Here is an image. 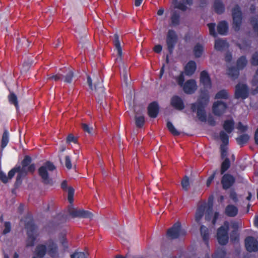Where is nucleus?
<instances>
[{"label": "nucleus", "instance_id": "obj_1", "mask_svg": "<svg viewBox=\"0 0 258 258\" xmlns=\"http://www.w3.org/2000/svg\"><path fill=\"white\" fill-rule=\"evenodd\" d=\"M32 158L29 155L25 156L21 162V166L16 165L8 173V176L3 171H0V180L4 183H7L9 179L14 177L16 173H18L15 182V185H19L22 183V179L25 177L28 173H33L35 170V165L31 164Z\"/></svg>", "mask_w": 258, "mask_h": 258}, {"label": "nucleus", "instance_id": "obj_2", "mask_svg": "<svg viewBox=\"0 0 258 258\" xmlns=\"http://www.w3.org/2000/svg\"><path fill=\"white\" fill-rule=\"evenodd\" d=\"M210 100V96L207 90L202 92L198 98L197 102L192 103L190 105V109L192 112H197L198 119L202 121L207 120V114L205 108L208 105Z\"/></svg>", "mask_w": 258, "mask_h": 258}, {"label": "nucleus", "instance_id": "obj_3", "mask_svg": "<svg viewBox=\"0 0 258 258\" xmlns=\"http://www.w3.org/2000/svg\"><path fill=\"white\" fill-rule=\"evenodd\" d=\"M56 167L53 163L46 161L43 166L38 169V175L41 178L42 182L46 185H52V179L49 177L48 171H52L55 170Z\"/></svg>", "mask_w": 258, "mask_h": 258}, {"label": "nucleus", "instance_id": "obj_4", "mask_svg": "<svg viewBox=\"0 0 258 258\" xmlns=\"http://www.w3.org/2000/svg\"><path fill=\"white\" fill-rule=\"evenodd\" d=\"M25 227L27 230V235L26 246L27 247H32L34 245L37 237V234H36L37 226L35 224L33 220L30 219L26 222Z\"/></svg>", "mask_w": 258, "mask_h": 258}, {"label": "nucleus", "instance_id": "obj_5", "mask_svg": "<svg viewBox=\"0 0 258 258\" xmlns=\"http://www.w3.org/2000/svg\"><path fill=\"white\" fill-rule=\"evenodd\" d=\"M206 211L205 219L207 221L211 220L213 213V204L206 203L202 204L198 206L195 214V220L197 222H199L203 217L204 212Z\"/></svg>", "mask_w": 258, "mask_h": 258}, {"label": "nucleus", "instance_id": "obj_6", "mask_svg": "<svg viewBox=\"0 0 258 258\" xmlns=\"http://www.w3.org/2000/svg\"><path fill=\"white\" fill-rule=\"evenodd\" d=\"M229 224L228 222H225L224 225L220 226L217 231V239L220 245H225L229 240L228 236Z\"/></svg>", "mask_w": 258, "mask_h": 258}, {"label": "nucleus", "instance_id": "obj_7", "mask_svg": "<svg viewBox=\"0 0 258 258\" xmlns=\"http://www.w3.org/2000/svg\"><path fill=\"white\" fill-rule=\"evenodd\" d=\"M178 39L177 34L174 30L170 29L168 31L166 37V43L167 49L170 54L173 53Z\"/></svg>", "mask_w": 258, "mask_h": 258}, {"label": "nucleus", "instance_id": "obj_8", "mask_svg": "<svg viewBox=\"0 0 258 258\" xmlns=\"http://www.w3.org/2000/svg\"><path fill=\"white\" fill-rule=\"evenodd\" d=\"M233 19L232 27L237 32L241 27L242 20V14L239 6L236 5L232 10Z\"/></svg>", "mask_w": 258, "mask_h": 258}, {"label": "nucleus", "instance_id": "obj_9", "mask_svg": "<svg viewBox=\"0 0 258 258\" xmlns=\"http://www.w3.org/2000/svg\"><path fill=\"white\" fill-rule=\"evenodd\" d=\"M185 234L186 231L182 229L180 223L177 222L168 229L166 235L169 239H175L178 238L180 236L185 235Z\"/></svg>", "mask_w": 258, "mask_h": 258}, {"label": "nucleus", "instance_id": "obj_10", "mask_svg": "<svg viewBox=\"0 0 258 258\" xmlns=\"http://www.w3.org/2000/svg\"><path fill=\"white\" fill-rule=\"evenodd\" d=\"M68 212L69 215L73 218H92L93 216V214L88 211L83 209H77L73 207L69 208Z\"/></svg>", "mask_w": 258, "mask_h": 258}, {"label": "nucleus", "instance_id": "obj_11", "mask_svg": "<svg viewBox=\"0 0 258 258\" xmlns=\"http://www.w3.org/2000/svg\"><path fill=\"white\" fill-rule=\"evenodd\" d=\"M219 137L222 142V144L220 145L221 157L222 159H225L227 158V151L226 146L229 143V136L224 131H221L219 133Z\"/></svg>", "mask_w": 258, "mask_h": 258}, {"label": "nucleus", "instance_id": "obj_12", "mask_svg": "<svg viewBox=\"0 0 258 258\" xmlns=\"http://www.w3.org/2000/svg\"><path fill=\"white\" fill-rule=\"evenodd\" d=\"M47 253L52 258L58 256V247L57 244L52 239H49L46 242Z\"/></svg>", "mask_w": 258, "mask_h": 258}, {"label": "nucleus", "instance_id": "obj_13", "mask_svg": "<svg viewBox=\"0 0 258 258\" xmlns=\"http://www.w3.org/2000/svg\"><path fill=\"white\" fill-rule=\"evenodd\" d=\"M95 96L98 103L102 104L105 98V89L102 84V80L95 84Z\"/></svg>", "mask_w": 258, "mask_h": 258}, {"label": "nucleus", "instance_id": "obj_14", "mask_svg": "<svg viewBox=\"0 0 258 258\" xmlns=\"http://www.w3.org/2000/svg\"><path fill=\"white\" fill-rule=\"evenodd\" d=\"M248 96V88L246 84L238 83L235 86V98L246 99Z\"/></svg>", "mask_w": 258, "mask_h": 258}, {"label": "nucleus", "instance_id": "obj_15", "mask_svg": "<svg viewBox=\"0 0 258 258\" xmlns=\"http://www.w3.org/2000/svg\"><path fill=\"white\" fill-rule=\"evenodd\" d=\"M227 107L226 103L218 100L214 102L213 104L212 112L215 115L221 116L225 112Z\"/></svg>", "mask_w": 258, "mask_h": 258}, {"label": "nucleus", "instance_id": "obj_16", "mask_svg": "<svg viewBox=\"0 0 258 258\" xmlns=\"http://www.w3.org/2000/svg\"><path fill=\"white\" fill-rule=\"evenodd\" d=\"M245 247L249 252H256L258 251V241L253 237L249 236L245 238Z\"/></svg>", "mask_w": 258, "mask_h": 258}, {"label": "nucleus", "instance_id": "obj_17", "mask_svg": "<svg viewBox=\"0 0 258 258\" xmlns=\"http://www.w3.org/2000/svg\"><path fill=\"white\" fill-rule=\"evenodd\" d=\"M182 87L184 92L187 94H193L197 88L196 82L193 79L187 80Z\"/></svg>", "mask_w": 258, "mask_h": 258}, {"label": "nucleus", "instance_id": "obj_18", "mask_svg": "<svg viewBox=\"0 0 258 258\" xmlns=\"http://www.w3.org/2000/svg\"><path fill=\"white\" fill-rule=\"evenodd\" d=\"M170 104L173 108L178 110H182L185 107L183 100L177 95H174L171 97Z\"/></svg>", "mask_w": 258, "mask_h": 258}, {"label": "nucleus", "instance_id": "obj_19", "mask_svg": "<svg viewBox=\"0 0 258 258\" xmlns=\"http://www.w3.org/2000/svg\"><path fill=\"white\" fill-rule=\"evenodd\" d=\"M159 111V106L156 101H153L150 103L148 107V114L151 118H156Z\"/></svg>", "mask_w": 258, "mask_h": 258}, {"label": "nucleus", "instance_id": "obj_20", "mask_svg": "<svg viewBox=\"0 0 258 258\" xmlns=\"http://www.w3.org/2000/svg\"><path fill=\"white\" fill-rule=\"evenodd\" d=\"M235 178L234 177L229 174H224L221 179V183L223 186V188L225 189L229 188L234 183Z\"/></svg>", "mask_w": 258, "mask_h": 258}, {"label": "nucleus", "instance_id": "obj_21", "mask_svg": "<svg viewBox=\"0 0 258 258\" xmlns=\"http://www.w3.org/2000/svg\"><path fill=\"white\" fill-rule=\"evenodd\" d=\"M200 83L206 88H210L212 83L210 76L206 71H203L200 74Z\"/></svg>", "mask_w": 258, "mask_h": 258}, {"label": "nucleus", "instance_id": "obj_22", "mask_svg": "<svg viewBox=\"0 0 258 258\" xmlns=\"http://www.w3.org/2000/svg\"><path fill=\"white\" fill-rule=\"evenodd\" d=\"M183 3L178 2L177 0H173V4L174 5V8L179 9L182 11H185L187 9L186 5L191 6L193 4L194 0H182Z\"/></svg>", "mask_w": 258, "mask_h": 258}, {"label": "nucleus", "instance_id": "obj_23", "mask_svg": "<svg viewBox=\"0 0 258 258\" xmlns=\"http://www.w3.org/2000/svg\"><path fill=\"white\" fill-rule=\"evenodd\" d=\"M61 187L64 190H66L68 189V200L69 203L72 205L74 202V195L75 192L74 189L71 186L68 187V183L66 180H63L61 182Z\"/></svg>", "mask_w": 258, "mask_h": 258}, {"label": "nucleus", "instance_id": "obj_24", "mask_svg": "<svg viewBox=\"0 0 258 258\" xmlns=\"http://www.w3.org/2000/svg\"><path fill=\"white\" fill-rule=\"evenodd\" d=\"M62 78L63 82L67 84H71L73 82L74 78V73L73 70L71 69H66L63 72Z\"/></svg>", "mask_w": 258, "mask_h": 258}, {"label": "nucleus", "instance_id": "obj_25", "mask_svg": "<svg viewBox=\"0 0 258 258\" xmlns=\"http://www.w3.org/2000/svg\"><path fill=\"white\" fill-rule=\"evenodd\" d=\"M197 69V64L195 61L190 60L184 67V72L186 76H190L195 72Z\"/></svg>", "mask_w": 258, "mask_h": 258}, {"label": "nucleus", "instance_id": "obj_26", "mask_svg": "<svg viewBox=\"0 0 258 258\" xmlns=\"http://www.w3.org/2000/svg\"><path fill=\"white\" fill-rule=\"evenodd\" d=\"M47 253L46 245L40 244L36 246L35 254L37 258H43Z\"/></svg>", "mask_w": 258, "mask_h": 258}, {"label": "nucleus", "instance_id": "obj_27", "mask_svg": "<svg viewBox=\"0 0 258 258\" xmlns=\"http://www.w3.org/2000/svg\"><path fill=\"white\" fill-rule=\"evenodd\" d=\"M234 121L233 119H226L224 120L223 124V128L225 133L230 134L234 129Z\"/></svg>", "mask_w": 258, "mask_h": 258}, {"label": "nucleus", "instance_id": "obj_28", "mask_svg": "<svg viewBox=\"0 0 258 258\" xmlns=\"http://www.w3.org/2000/svg\"><path fill=\"white\" fill-rule=\"evenodd\" d=\"M238 210L237 207L233 205H227L225 209V214L230 217H234L238 214Z\"/></svg>", "mask_w": 258, "mask_h": 258}, {"label": "nucleus", "instance_id": "obj_29", "mask_svg": "<svg viewBox=\"0 0 258 258\" xmlns=\"http://www.w3.org/2000/svg\"><path fill=\"white\" fill-rule=\"evenodd\" d=\"M113 44L115 47L117 54L119 57H121L122 55V48L121 47L120 41L119 40V35L115 33L113 35Z\"/></svg>", "mask_w": 258, "mask_h": 258}, {"label": "nucleus", "instance_id": "obj_30", "mask_svg": "<svg viewBox=\"0 0 258 258\" xmlns=\"http://www.w3.org/2000/svg\"><path fill=\"white\" fill-rule=\"evenodd\" d=\"M228 30V25L226 21H222L220 22L217 25L218 33L222 35L227 34Z\"/></svg>", "mask_w": 258, "mask_h": 258}, {"label": "nucleus", "instance_id": "obj_31", "mask_svg": "<svg viewBox=\"0 0 258 258\" xmlns=\"http://www.w3.org/2000/svg\"><path fill=\"white\" fill-rule=\"evenodd\" d=\"M213 7L215 12L218 14H222L225 11L224 5L221 0H215Z\"/></svg>", "mask_w": 258, "mask_h": 258}, {"label": "nucleus", "instance_id": "obj_32", "mask_svg": "<svg viewBox=\"0 0 258 258\" xmlns=\"http://www.w3.org/2000/svg\"><path fill=\"white\" fill-rule=\"evenodd\" d=\"M170 20L172 26H178L180 24V13L177 11H173L171 13Z\"/></svg>", "mask_w": 258, "mask_h": 258}, {"label": "nucleus", "instance_id": "obj_33", "mask_svg": "<svg viewBox=\"0 0 258 258\" xmlns=\"http://www.w3.org/2000/svg\"><path fill=\"white\" fill-rule=\"evenodd\" d=\"M228 47V44L226 40L217 39L215 41L214 47L218 51H222Z\"/></svg>", "mask_w": 258, "mask_h": 258}, {"label": "nucleus", "instance_id": "obj_34", "mask_svg": "<svg viewBox=\"0 0 258 258\" xmlns=\"http://www.w3.org/2000/svg\"><path fill=\"white\" fill-rule=\"evenodd\" d=\"M200 232L203 239L206 245H208L209 234L208 228L204 225H202L200 228Z\"/></svg>", "mask_w": 258, "mask_h": 258}, {"label": "nucleus", "instance_id": "obj_35", "mask_svg": "<svg viewBox=\"0 0 258 258\" xmlns=\"http://www.w3.org/2000/svg\"><path fill=\"white\" fill-rule=\"evenodd\" d=\"M247 61L246 56L244 55L241 56L238 58L236 61L237 68L240 70H243L246 66Z\"/></svg>", "mask_w": 258, "mask_h": 258}, {"label": "nucleus", "instance_id": "obj_36", "mask_svg": "<svg viewBox=\"0 0 258 258\" xmlns=\"http://www.w3.org/2000/svg\"><path fill=\"white\" fill-rule=\"evenodd\" d=\"M204 47L203 45L199 43L196 44L194 47L193 52L196 58L200 57L202 55Z\"/></svg>", "mask_w": 258, "mask_h": 258}, {"label": "nucleus", "instance_id": "obj_37", "mask_svg": "<svg viewBox=\"0 0 258 258\" xmlns=\"http://www.w3.org/2000/svg\"><path fill=\"white\" fill-rule=\"evenodd\" d=\"M249 136L247 134H243L236 138L237 143L242 147L245 144H246L249 140Z\"/></svg>", "mask_w": 258, "mask_h": 258}, {"label": "nucleus", "instance_id": "obj_38", "mask_svg": "<svg viewBox=\"0 0 258 258\" xmlns=\"http://www.w3.org/2000/svg\"><path fill=\"white\" fill-rule=\"evenodd\" d=\"M9 102L14 105L16 109H19V104L17 95L13 92H11L8 96Z\"/></svg>", "mask_w": 258, "mask_h": 258}, {"label": "nucleus", "instance_id": "obj_39", "mask_svg": "<svg viewBox=\"0 0 258 258\" xmlns=\"http://www.w3.org/2000/svg\"><path fill=\"white\" fill-rule=\"evenodd\" d=\"M228 75L233 79H236L239 75V70L235 67H231L228 70Z\"/></svg>", "mask_w": 258, "mask_h": 258}, {"label": "nucleus", "instance_id": "obj_40", "mask_svg": "<svg viewBox=\"0 0 258 258\" xmlns=\"http://www.w3.org/2000/svg\"><path fill=\"white\" fill-rule=\"evenodd\" d=\"M229 97V94L227 91L225 89H222L218 91L215 96V99H227Z\"/></svg>", "mask_w": 258, "mask_h": 258}, {"label": "nucleus", "instance_id": "obj_41", "mask_svg": "<svg viewBox=\"0 0 258 258\" xmlns=\"http://www.w3.org/2000/svg\"><path fill=\"white\" fill-rule=\"evenodd\" d=\"M230 166V161L228 158H226L221 164V173L223 174Z\"/></svg>", "mask_w": 258, "mask_h": 258}, {"label": "nucleus", "instance_id": "obj_42", "mask_svg": "<svg viewBox=\"0 0 258 258\" xmlns=\"http://www.w3.org/2000/svg\"><path fill=\"white\" fill-rule=\"evenodd\" d=\"M9 141V132L7 130H5L3 134L2 142H1V147L2 148H4L8 145Z\"/></svg>", "mask_w": 258, "mask_h": 258}, {"label": "nucleus", "instance_id": "obj_43", "mask_svg": "<svg viewBox=\"0 0 258 258\" xmlns=\"http://www.w3.org/2000/svg\"><path fill=\"white\" fill-rule=\"evenodd\" d=\"M167 127L169 131L173 135L175 136H177L180 135V132L178 131L172 123L169 121H167Z\"/></svg>", "mask_w": 258, "mask_h": 258}, {"label": "nucleus", "instance_id": "obj_44", "mask_svg": "<svg viewBox=\"0 0 258 258\" xmlns=\"http://www.w3.org/2000/svg\"><path fill=\"white\" fill-rule=\"evenodd\" d=\"M136 125L138 128L142 127L145 124V117L143 115L135 117Z\"/></svg>", "mask_w": 258, "mask_h": 258}, {"label": "nucleus", "instance_id": "obj_45", "mask_svg": "<svg viewBox=\"0 0 258 258\" xmlns=\"http://www.w3.org/2000/svg\"><path fill=\"white\" fill-rule=\"evenodd\" d=\"M181 184L182 188L184 190L187 191L189 187V178L187 176H185V177L182 180Z\"/></svg>", "mask_w": 258, "mask_h": 258}, {"label": "nucleus", "instance_id": "obj_46", "mask_svg": "<svg viewBox=\"0 0 258 258\" xmlns=\"http://www.w3.org/2000/svg\"><path fill=\"white\" fill-rule=\"evenodd\" d=\"M208 26L209 29L210 34L214 37L217 36V34L215 31L216 24L214 23H210L208 24Z\"/></svg>", "mask_w": 258, "mask_h": 258}, {"label": "nucleus", "instance_id": "obj_47", "mask_svg": "<svg viewBox=\"0 0 258 258\" xmlns=\"http://www.w3.org/2000/svg\"><path fill=\"white\" fill-rule=\"evenodd\" d=\"M226 255L225 250L220 249L217 251L213 255V258H224Z\"/></svg>", "mask_w": 258, "mask_h": 258}, {"label": "nucleus", "instance_id": "obj_48", "mask_svg": "<svg viewBox=\"0 0 258 258\" xmlns=\"http://www.w3.org/2000/svg\"><path fill=\"white\" fill-rule=\"evenodd\" d=\"M250 63L253 66H258V52H255L252 55Z\"/></svg>", "mask_w": 258, "mask_h": 258}, {"label": "nucleus", "instance_id": "obj_49", "mask_svg": "<svg viewBox=\"0 0 258 258\" xmlns=\"http://www.w3.org/2000/svg\"><path fill=\"white\" fill-rule=\"evenodd\" d=\"M176 80L178 84L181 87H182L184 84V82L185 79L183 72H181L180 75L176 78Z\"/></svg>", "mask_w": 258, "mask_h": 258}, {"label": "nucleus", "instance_id": "obj_50", "mask_svg": "<svg viewBox=\"0 0 258 258\" xmlns=\"http://www.w3.org/2000/svg\"><path fill=\"white\" fill-rule=\"evenodd\" d=\"M71 258H86V254L84 252H75L71 254Z\"/></svg>", "mask_w": 258, "mask_h": 258}, {"label": "nucleus", "instance_id": "obj_51", "mask_svg": "<svg viewBox=\"0 0 258 258\" xmlns=\"http://www.w3.org/2000/svg\"><path fill=\"white\" fill-rule=\"evenodd\" d=\"M250 22L255 31L258 29V20L255 17H252L250 19Z\"/></svg>", "mask_w": 258, "mask_h": 258}, {"label": "nucleus", "instance_id": "obj_52", "mask_svg": "<svg viewBox=\"0 0 258 258\" xmlns=\"http://www.w3.org/2000/svg\"><path fill=\"white\" fill-rule=\"evenodd\" d=\"M83 130L89 134H91L92 133L93 128L90 127L87 124L83 123L81 125Z\"/></svg>", "mask_w": 258, "mask_h": 258}, {"label": "nucleus", "instance_id": "obj_53", "mask_svg": "<svg viewBox=\"0 0 258 258\" xmlns=\"http://www.w3.org/2000/svg\"><path fill=\"white\" fill-rule=\"evenodd\" d=\"M65 166L68 169H71L72 167L71 158L68 155L65 157Z\"/></svg>", "mask_w": 258, "mask_h": 258}, {"label": "nucleus", "instance_id": "obj_54", "mask_svg": "<svg viewBox=\"0 0 258 258\" xmlns=\"http://www.w3.org/2000/svg\"><path fill=\"white\" fill-rule=\"evenodd\" d=\"M76 143L77 142V138L74 137V136L71 134H69L67 138V143Z\"/></svg>", "mask_w": 258, "mask_h": 258}, {"label": "nucleus", "instance_id": "obj_55", "mask_svg": "<svg viewBox=\"0 0 258 258\" xmlns=\"http://www.w3.org/2000/svg\"><path fill=\"white\" fill-rule=\"evenodd\" d=\"M11 229V223L10 222H5V229L3 230V234H6L9 233Z\"/></svg>", "mask_w": 258, "mask_h": 258}, {"label": "nucleus", "instance_id": "obj_56", "mask_svg": "<svg viewBox=\"0 0 258 258\" xmlns=\"http://www.w3.org/2000/svg\"><path fill=\"white\" fill-rule=\"evenodd\" d=\"M62 75H61L60 73H57L56 75H52V76H50L49 78V79L50 80H52L55 81H60V80H62Z\"/></svg>", "mask_w": 258, "mask_h": 258}, {"label": "nucleus", "instance_id": "obj_57", "mask_svg": "<svg viewBox=\"0 0 258 258\" xmlns=\"http://www.w3.org/2000/svg\"><path fill=\"white\" fill-rule=\"evenodd\" d=\"M216 173H217L216 170L214 171L213 173L207 179L206 184L208 187L211 185L212 181L213 180V179H214V178L215 177V175H216Z\"/></svg>", "mask_w": 258, "mask_h": 258}, {"label": "nucleus", "instance_id": "obj_58", "mask_svg": "<svg viewBox=\"0 0 258 258\" xmlns=\"http://www.w3.org/2000/svg\"><path fill=\"white\" fill-rule=\"evenodd\" d=\"M237 129L241 132H245L247 130V126L244 125L241 122H239L237 125Z\"/></svg>", "mask_w": 258, "mask_h": 258}, {"label": "nucleus", "instance_id": "obj_59", "mask_svg": "<svg viewBox=\"0 0 258 258\" xmlns=\"http://www.w3.org/2000/svg\"><path fill=\"white\" fill-rule=\"evenodd\" d=\"M230 238L231 241H235L238 240L239 236L236 230H233L232 231Z\"/></svg>", "mask_w": 258, "mask_h": 258}, {"label": "nucleus", "instance_id": "obj_60", "mask_svg": "<svg viewBox=\"0 0 258 258\" xmlns=\"http://www.w3.org/2000/svg\"><path fill=\"white\" fill-rule=\"evenodd\" d=\"M162 46L160 44L156 45L153 48L154 51L157 53H160L162 51Z\"/></svg>", "mask_w": 258, "mask_h": 258}, {"label": "nucleus", "instance_id": "obj_61", "mask_svg": "<svg viewBox=\"0 0 258 258\" xmlns=\"http://www.w3.org/2000/svg\"><path fill=\"white\" fill-rule=\"evenodd\" d=\"M208 123L211 126H215L216 125V121L212 116H209L208 118Z\"/></svg>", "mask_w": 258, "mask_h": 258}, {"label": "nucleus", "instance_id": "obj_62", "mask_svg": "<svg viewBox=\"0 0 258 258\" xmlns=\"http://www.w3.org/2000/svg\"><path fill=\"white\" fill-rule=\"evenodd\" d=\"M232 58V54L231 53L228 52L226 54L225 57V59L226 62H230L231 61Z\"/></svg>", "mask_w": 258, "mask_h": 258}, {"label": "nucleus", "instance_id": "obj_63", "mask_svg": "<svg viewBox=\"0 0 258 258\" xmlns=\"http://www.w3.org/2000/svg\"><path fill=\"white\" fill-rule=\"evenodd\" d=\"M251 85L253 87L258 86V76H254L251 81Z\"/></svg>", "mask_w": 258, "mask_h": 258}, {"label": "nucleus", "instance_id": "obj_64", "mask_svg": "<svg viewBox=\"0 0 258 258\" xmlns=\"http://www.w3.org/2000/svg\"><path fill=\"white\" fill-rule=\"evenodd\" d=\"M219 212H215L214 214L213 218L212 221V223L213 225H215L216 224L217 220L218 219V218L219 217Z\"/></svg>", "mask_w": 258, "mask_h": 258}]
</instances>
